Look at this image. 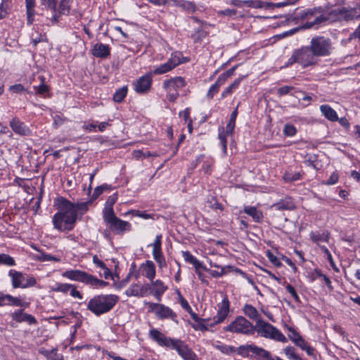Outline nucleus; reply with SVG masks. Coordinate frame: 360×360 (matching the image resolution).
<instances>
[{
  "label": "nucleus",
  "mask_w": 360,
  "mask_h": 360,
  "mask_svg": "<svg viewBox=\"0 0 360 360\" xmlns=\"http://www.w3.org/2000/svg\"><path fill=\"white\" fill-rule=\"evenodd\" d=\"M152 81V75L150 73L139 77L133 83L135 91L139 94H146L151 88Z\"/></svg>",
  "instance_id": "obj_14"
},
{
  "label": "nucleus",
  "mask_w": 360,
  "mask_h": 360,
  "mask_svg": "<svg viewBox=\"0 0 360 360\" xmlns=\"http://www.w3.org/2000/svg\"><path fill=\"white\" fill-rule=\"evenodd\" d=\"M110 228L115 231L117 233L122 234L124 231L131 229V224L128 221L121 220L120 219L115 218L110 224Z\"/></svg>",
  "instance_id": "obj_19"
},
{
  "label": "nucleus",
  "mask_w": 360,
  "mask_h": 360,
  "mask_svg": "<svg viewBox=\"0 0 360 360\" xmlns=\"http://www.w3.org/2000/svg\"><path fill=\"white\" fill-rule=\"evenodd\" d=\"M70 4L69 0H60L59 5V12L61 14H67L69 13Z\"/></svg>",
  "instance_id": "obj_45"
},
{
  "label": "nucleus",
  "mask_w": 360,
  "mask_h": 360,
  "mask_svg": "<svg viewBox=\"0 0 360 360\" xmlns=\"http://www.w3.org/2000/svg\"><path fill=\"white\" fill-rule=\"evenodd\" d=\"M152 282L153 290L151 294L158 300H161V297L165 292L167 290V286L165 285L161 280L150 281Z\"/></svg>",
  "instance_id": "obj_22"
},
{
  "label": "nucleus",
  "mask_w": 360,
  "mask_h": 360,
  "mask_svg": "<svg viewBox=\"0 0 360 360\" xmlns=\"http://www.w3.org/2000/svg\"><path fill=\"white\" fill-rule=\"evenodd\" d=\"M150 245L153 246V256L158 264L159 268L162 269L167 266L165 257L162 252V235H158L155 241Z\"/></svg>",
  "instance_id": "obj_13"
},
{
  "label": "nucleus",
  "mask_w": 360,
  "mask_h": 360,
  "mask_svg": "<svg viewBox=\"0 0 360 360\" xmlns=\"http://www.w3.org/2000/svg\"><path fill=\"white\" fill-rule=\"evenodd\" d=\"M318 63L309 46H302L296 49L292 52V56L288 59L286 66L292 65L294 63L300 64L302 68H305L309 66L315 65Z\"/></svg>",
  "instance_id": "obj_4"
},
{
  "label": "nucleus",
  "mask_w": 360,
  "mask_h": 360,
  "mask_svg": "<svg viewBox=\"0 0 360 360\" xmlns=\"http://www.w3.org/2000/svg\"><path fill=\"white\" fill-rule=\"evenodd\" d=\"M205 319L200 318L195 321L194 323H192V327L195 330L206 331L207 330V327L205 325Z\"/></svg>",
  "instance_id": "obj_43"
},
{
  "label": "nucleus",
  "mask_w": 360,
  "mask_h": 360,
  "mask_svg": "<svg viewBox=\"0 0 360 360\" xmlns=\"http://www.w3.org/2000/svg\"><path fill=\"white\" fill-rule=\"evenodd\" d=\"M91 52L96 58H105L110 54V48L108 45L97 43L93 46Z\"/></svg>",
  "instance_id": "obj_20"
},
{
  "label": "nucleus",
  "mask_w": 360,
  "mask_h": 360,
  "mask_svg": "<svg viewBox=\"0 0 360 360\" xmlns=\"http://www.w3.org/2000/svg\"><path fill=\"white\" fill-rule=\"evenodd\" d=\"M309 46L317 59L319 57L328 56L331 53V40L323 36L313 37Z\"/></svg>",
  "instance_id": "obj_7"
},
{
  "label": "nucleus",
  "mask_w": 360,
  "mask_h": 360,
  "mask_svg": "<svg viewBox=\"0 0 360 360\" xmlns=\"http://www.w3.org/2000/svg\"><path fill=\"white\" fill-rule=\"evenodd\" d=\"M297 347H300L302 350L306 351L308 355L314 356L315 349L310 347L302 337L297 339L294 342Z\"/></svg>",
  "instance_id": "obj_31"
},
{
  "label": "nucleus",
  "mask_w": 360,
  "mask_h": 360,
  "mask_svg": "<svg viewBox=\"0 0 360 360\" xmlns=\"http://www.w3.org/2000/svg\"><path fill=\"white\" fill-rule=\"evenodd\" d=\"M9 126L14 133L19 136H26L31 134L30 128L17 117L11 120Z\"/></svg>",
  "instance_id": "obj_17"
},
{
  "label": "nucleus",
  "mask_w": 360,
  "mask_h": 360,
  "mask_svg": "<svg viewBox=\"0 0 360 360\" xmlns=\"http://www.w3.org/2000/svg\"><path fill=\"white\" fill-rule=\"evenodd\" d=\"M116 295H98L91 298L87 304V309L96 316L110 311L118 302Z\"/></svg>",
  "instance_id": "obj_3"
},
{
  "label": "nucleus",
  "mask_w": 360,
  "mask_h": 360,
  "mask_svg": "<svg viewBox=\"0 0 360 360\" xmlns=\"http://www.w3.org/2000/svg\"><path fill=\"white\" fill-rule=\"evenodd\" d=\"M186 85V82L184 77H176L165 80L163 83V88L165 91H176L178 92L180 89H182Z\"/></svg>",
  "instance_id": "obj_18"
},
{
  "label": "nucleus",
  "mask_w": 360,
  "mask_h": 360,
  "mask_svg": "<svg viewBox=\"0 0 360 360\" xmlns=\"http://www.w3.org/2000/svg\"><path fill=\"white\" fill-rule=\"evenodd\" d=\"M254 331H256L260 336L269 338L281 342H287L285 336L276 327L263 321L258 320L254 326Z\"/></svg>",
  "instance_id": "obj_6"
},
{
  "label": "nucleus",
  "mask_w": 360,
  "mask_h": 360,
  "mask_svg": "<svg viewBox=\"0 0 360 360\" xmlns=\"http://www.w3.org/2000/svg\"><path fill=\"white\" fill-rule=\"evenodd\" d=\"M224 330L236 333L252 334L254 332V326L243 316H238Z\"/></svg>",
  "instance_id": "obj_10"
},
{
  "label": "nucleus",
  "mask_w": 360,
  "mask_h": 360,
  "mask_svg": "<svg viewBox=\"0 0 360 360\" xmlns=\"http://www.w3.org/2000/svg\"><path fill=\"white\" fill-rule=\"evenodd\" d=\"M62 276L70 280L81 282L94 288H103L108 285V282L78 269L66 271L62 274Z\"/></svg>",
  "instance_id": "obj_5"
},
{
  "label": "nucleus",
  "mask_w": 360,
  "mask_h": 360,
  "mask_svg": "<svg viewBox=\"0 0 360 360\" xmlns=\"http://www.w3.org/2000/svg\"><path fill=\"white\" fill-rule=\"evenodd\" d=\"M205 37L206 32L202 30H198L192 35L194 42H200Z\"/></svg>",
  "instance_id": "obj_54"
},
{
  "label": "nucleus",
  "mask_w": 360,
  "mask_h": 360,
  "mask_svg": "<svg viewBox=\"0 0 360 360\" xmlns=\"http://www.w3.org/2000/svg\"><path fill=\"white\" fill-rule=\"evenodd\" d=\"M12 319L17 322H27L30 325L36 324L37 323L36 319L30 315L23 312L22 309L15 311L11 314Z\"/></svg>",
  "instance_id": "obj_21"
},
{
  "label": "nucleus",
  "mask_w": 360,
  "mask_h": 360,
  "mask_svg": "<svg viewBox=\"0 0 360 360\" xmlns=\"http://www.w3.org/2000/svg\"><path fill=\"white\" fill-rule=\"evenodd\" d=\"M241 79V78L236 79L231 85L226 88V89L221 94V98H225L231 94L233 91L238 87Z\"/></svg>",
  "instance_id": "obj_36"
},
{
  "label": "nucleus",
  "mask_w": 360,
  "mask_h": 360,
  "mask_svg": "<svg viewBox=\"0 0 360 360\" xmlns=\"http://www.w3.org/2000/svg\"><path fill=\"white\" fill-rule=\"evenodd\" d=\"M297 129L292 124H287L284 126L283 134L288 136H293L295 135Z\"/></svg>",
  "instance_id": "obj_47"
},
{
  "label": "nucleus",
  "mask_w": 360,
  "mask_h": 360,
  "mask_svg": "<svg viewBox=\"0 0 360 360\" xmlns=\"http://www.w3.org/2000/svg\"><path fill=\"white\" fill-rule=\"evenodd\" d=\"M286 290L289 293H290L295 302H300V297L296 292L295 288L291 285L288 284L286 286Z\"/></svg>",
  "instance_id": "obj_59"
},
{
  "label": "nucleus",
  "mask_w": 360,
  "mask_h": 360,
  "mask_svg": "<svg viewBox=\"0 0 360 360\" xmlns=\"http://www.w3.org/2000/svg\"><path fill=\"white\" fill-rule=\"evenodd\" d=\"M295 1H292L291 0H286L285 1L279 2V3H276V4L265 1L264 5H265V8L269 9V8H271L274 7H276V8L283 7V6H288L290 4H295Z\"/></svg>",
  "instance_id": "obj_41"
},
{
  "label": "nucleus",
  "mask_w": 360,
  "mask_h": 360,
  "mask_svg": "<svg viewBox=\"0 0 360 360\" xmlns=\"http://www.w3.org/2000/svg\"><path fill=\"white\" fill-rule=\"evenodd\" d=\"M127 94V87L123 86L116 91L113 96V100L116 103H121Z\"/></svg>",
  "instance_id": "obj_37"
},
{
  "label": "nucleus",
  "mask_w": 360,
  "mask_h": 360,
  "mask_svg": "<svg viewBox=\"0 0 360 360\" xmlns=\"http://www.w3.org/2000/svg\"><path fill=\"white\" fill-rule=\"evenodd\" d=\"M320 110L322 115L328 120L331 122H335L338 120L337 112L330 105H322L320 106Z\"/></svg>",
  "instance_id": "obj_26"
},
{
  "label": "nucleus",
  "mask_w": 360,
  "mask_h": 360,
  "mask_svg": "<svg viewBox=\"0 0 360 360\" xmlns=\"http://www.w3.org/2000/svg\"><path fill=\"white\" fill-rule=\"evenodd\" d=\"M238 354L241 356H250L259 360H269L271 354L262 347L255 345H241L238 348Z\"/></svg>",
  "instance_id": "obj_11"
},
{
  "label": "nucleus",
  "mask_w": 360,
  "mask_h": 360,
  "mask_svg": "<svg viewBox=\"0 0 360 360\" xmlns=\"http://www.w3.org/2000/svg\"><path fill=\"white\" fill-rule=\"evenodd\" d=\"M125 294L128 297H143L142 285L133 284L126 291Z\"/></svg>",
  "instance_id": "obj_30"
},
{
  "label": "nucleus",
  "mask_w": 360,
  "mask_h": 360,
  "mask_svg": "<svg viewBox=\"0 0 360 360\" xmlns=\"http://www.w3.org/2000/svg\"><path fill=\"white\" fill-rule=\"evenodd\" d=\"M55 205L59 211L53 217L54 228L60 231L73 229L77 214L75 213L72 202L63 197H58L55 200Z\"/></svg>",
  "instance_id": "obj_1"
},
{
  "label": "nucleus",
  "mask_w": 360,
  "mask_h": 360,
  "mask_svg": "<svg viewBox=\"0 0 360 360\" xmlns=\"http://www.w3.org/2000/svg\"><path fill=\"white\" fill-rule=\"evenodd\" d=\"M7 299H8V304L16 307H22L24 305L22 300L18 297H15L9 295V297H8Z\"/></svg>",
  "instance_id": "obj_51"
},
{
  "label": "nucleus",
  "mask_w": 360,
  "mask_h": 360,
  "mask_svg": "<svg viewBox=\"0 0 360 360\" xmlns=\"http://www.w3.org/2000/svg\"><path fill=\"white\" fill-rule=\"evenodd\" d=\"M0 264L8 266H13L15 265V259L8 255L0 254Z\"/></svg>",
  "instance_id": "obj_40"
},
{
  "label": "nucleus",
  "mask_w": 360,
  "mask_h": 360,
  "mask_svg": "<svg viewBox=\"0 0 360 360\" xmlns=\"http://www.w3.org/2000/svg\"><path fill=\"white\" fill-rule=\"evenodd\" d=\"M338 13L341 17L347 20H351L354 18H359V10L357 9V5L353 8H343L339 10Z\"/></svg>",
  "instance_id": "obj_23"
},
{
  "label": "nucleus",
  "mask_w": 360,
  "mask_h": 360,
  "mask_svg": "<svg viewBox=\"0 0 360 360\" xmlns=\"http://www.w3.org/2000/svg\"><path fill=\"white\" fill-rule=\"evenodd\" d=\"M91 203V201L80 202V203H72L74 206L75 213L77 214V211L81 210L86 212L88 210V206Z\"/></svg>",
  "instance_id": "obj_48"
},
{
  "label": "nucleus",
  "mask_w": 360,
  "mask_h": 360,
  "mask_svg": "<svg viewBox=\"0 0 360 360\" xmlns=\"http://www.w3.org/2000/svg\"><path fill=\"white\" fill-rule=\"evenodd\" d=\"M222 79H217L214 84H212L207 91V97L209 99H212L213 96L219 91V89L224 83L221 82Z\"/></svg>",
  "instance_id": "obj_34"
},
{
  "label": "nucleus",
  "mask_w": 360,
  "mask_h": 360,
  "mask_svg": "<svg viewBox=\"0 0 360 360\" xmlns=\"http://www.w3.org/2000/svg\"><path fill=\"white\" fill-rule=\"evenodd\" d=\"M179 7L188 13H194L196 10V6L193 2L185 0H182Z\"/></svg>",
  "instance_id": "obj_39"
},
{
  "label": "nucleus",
  "mask_w": 360,
  "mask_h": 360,
  "mask_svg": "<svg viewBox=\"0 0 360 360\" xmlns=\"http://www.w3.org/2000/svg\"><path fill=\"white\" fill-rule=\"evenodd\" d=\"M39 79H40L41 83L37 87V91L39 94L42 95L45 93L48 92L49 88H48V86L44 84V77L41 76V77H39Z\"/></svg>",
  "instance_id": "obj_53"
},
{
  "label": "nucleus",
  "mask_w": 360,
  "mask_h": 360,
  "mask_svg": "<svg viewBox=\"0 0 360 360\" xmlns=\"http://www.w3.org/2000/svg\"><path fill=\"white\" fill-rule=\"evenodd\" d=\"M217 13L219 15H221V16H229V17H232V16H234L236 15L237 13V11L235 10V9H225V10H221V11H217Z\"/></svg>",
  "instance_id": "obj_58"
},
{
  "label": "nucleus",
  "mask_w": 360,
  "mask_h": 360,
  "mask_svg": "<svg viewBox=\"0 0 360 360\" xmlns=\"http://www.w3.org/2000/svg\"><path fill=\"white\" fill-rule=\"evenodd\" d=\"M56 349H52L51 350L41 349L39 350V352L43 354L44 356L49 358V359H54V356L56 355Z\"/></svg>",
  "instance_id": "obj_55"
},
{
  "label": "nucleus",
  "mask_w": 360,
  "mask_h": 360,
  "mask_svg": "<svg viewBox=\"0 0 360 360\" xmlns=\"http://www.w3.org/2000/svg\"><path fill=\"white\" fill-rule=\"evenodd\" d=\"M145 304L149 308V311L153 312L159 319H171L178 323L176 314L169 307L162 304L145 302Z\"/></svg>",
  "instance_id": "obj_8"
},
{
  "label": "nucleus",
  "mask_w": 360,
  "mask_h": 360,
  "mask_svg": "<svg viewBox=\"0 0 360 360\" xmlns=\"http://www.w3.org/2000/svg\"><path fill=\"white\" fill-rule=\"evenodd\" d=\"M216 348L226 354H231L235 353L236 351L238 352V348L236 349L233 346L226 345H217Z\"/></svg>",
  "instance_id": "obj_42"
},
{
  "label": "nucleus",
  "mask_w": 360,
  "mask_h": 360,
  "mask_svg": "<svg viewBox=\"0 0 360 360\" xmlns=\"http://www.w3.org/2000/svg\"><path fill=\"white\" fill-rule=\"evenodd\" d=\"M288 330L290 333L288 335L289 339L293 342H295L297 339L302 337L295 329L291 327L288 328Z\"/></svg>",
  "instance_id": "obj_60"
},
{
  "label": "nucleus",
  "mask_w": 360,
  "mask_h": 360,
  "mask_svg": "<svg viewBox=\"0 0 360 360\" xmlns=\"http://www.w3.org/2000/svg\"><path fill=\"white\" fill-rule=\"evenodd\" d=\"M210 203V207L215 209L223 210L224 207L221 204H220L214 197H212L211 199L208 201Z\"/></svg>",
  "instance_id": "obj_57"
},
{
  "label": "nucleus",
  "mask_w": 360,
  "mask_h": 360,
  "mask_svg": "<svg viewBox=\"0 0 360 360\" xmlns=\"http://www.w3.org/2000/svg\"><path fill=\"white\" fill-rule=\"evenodd\" d=\"M181 54L179 52L173 53L169 60L164 64H162L158 67H156L153 73L155 75H162L165 74L167 72L171 71L174 68L178 66L179 64L186 62L188 60L185 58L183 61L181 60Z\"/></svg>",
  "instance_id": "obj_12"
},
{
  "label": "nucleus",
  "mask_w": 360,
  "mask_h": 360,
  "mask_svg": "<svg viewBox=\"0 0 360 360\" xmlns=\"http://www.w3.org/2000/svg\"><path fill=\"white\" fill-rule=\"evenodd\" d=\"M229 301L226 296L224 297L222 302L218 304V311L217 315L213 318L214 323H211L210 326H212L215 324H219L222 323L226 318L228 316L229 313Z\"/></svg>",
  "instance_id": "obj_15"
},
{
  "label": "nucleus",
  "mask_w": 360,
  "mask_h": 360,
  "mask_svg": "<svg viewBox=\"0 0 360 360\" xmlns=\"http://www.w3.org/2000/svg\"><path fill=\"white\" fill-rule=\"evenodd\" d=\"M35 257L41 262H47V261H54V262H58L60 261V259L52 256L51 255L46 254L41 251H38V253L35 255Z\"/></svg>",
  "instance_id": "obj_38"
},
{
  "label": "nucleus",
  "mask_w": 360,
  "mask_h": 360,
  "mask_svg": "<svg viewBox=\"0 0 360 360\" xmlns=\"http://www.w3.org/2000/svg\"><path fill=\"white\" fill-rule=\"evenodd\" d=\"M27 21L28 25H32L34 22L35 15V0H25Z\"/></svg>",
  "instance_id": "obj_28"
},
{
  "label": "nucleus",
  "mask_w": 360,
  "mask_h": 360,
  "mask_svg": "<svg viewBox=\"0 0 360 360\" xmlns=\"http://www.w3.org/2000/svg\"><path fill=\"white\" fill-rule=\"evenodd\" d=\"M41 4L46 8L55 11L58 0H40Z\"/></svg>",
  "instance_id": "obj_49"
},
{
  "label": "nucleus",
  "mask_w": 360,
  "mask_h": 360,
  "mask_svg": "<svg viewBox=\"0 0 360 360\" xmlns=\"http://www.w3.org/2000/svg\"><path fill=\"white\" fill-rule=\"evenodd\" d=\"M237 66H234L231 68H230L229 70H228L227 71H226L225 72H224L222 75H221L218 79H222V82L224 84L225 82L226 81V79L230 77L231 75H233V72L235 71V70L236 69Z\"/></svg>",
  "instance_id": "obj_52"
},
{
  "label": "nucleus",
  "mask_w": 360,
  "mask_h": 360,
  "mask_svg": "<svg viewBox=\"0 0 360 360\" xmlns=\"http://www.w3.org/2000/svg\"><path fill=\"white\" fill-rule=\"evenodd\" d=\"M297 347H300L302 350L306 351L308 355L314 356L315 349L310 347L302 337L297 339L294 342Z\"/></svg>",
  "instance_id": "obj_32"
},
{
  "label": "nucleus",
  "mask_w": 360,
  "mask_h": 360,
  "mask_svg": "<svg viewBox=\"0 0 360 360\" xmlns=\"http://www.w3.org/2000/svg\"><path fill=\"white\" fill-rule=\"evenodd\" d=\"M103 213V219L108 224H110L111 221H112L115 218H117L114 212L113 207H105Z\"/></svg>",
  "instance_id": "obj_35"
},
{
  "label": "nucleus",
  "mask_w": 360,
  "mask_h": 360,
  "mask_svg": "<svg viewBox=\"0 0 360 360\" xmlns=\"http://www.w3.org/2000/svg\"><path fill=\"white\" fill-rule=\"evenodd\" d=\"M8 276L11 278L12 286L13 288H26L32 287L37 283L36 279L30 276H26L20 271L15 269H11L8 271Z\"/></svg>",
  "instance_id": "obj_9"
},
{
  "label": "nucleus",
  "mask_w": 360,
  "mask_h": 360,
  "mask_svg": "<svg viewBox=\"0 0 360 360\" xmlns=\"http://www.w3.org/2000/svg\"><path fill=\"white\" fill-rule=\"evenodd\" d=\"M272 207L277 210H292L295 208V203L290 197L281 199L279 202L274 204Z\"/></svg>",
  "instance_id": "obj_24"
},
{
  "label": "nucleus",
  "mask_w": 360,
  "mask_h": 360,
  "mask_svg": "<svg viewBox=\"0 0 360 360\" xmlns=\"http://www.w3.org/2000/svg\"><path fill=\"white\" fill-rule=\"evenodd\" d=\"M243 312L250 319L255 320L257 322L258 320H261L260 315L255 307L251 304H246L243 307Z\"/></svg>",
  "instance_id": "obj_29"
},
{
  "label": "nucleus",
  "mask_w": 360,
  "mask_h": 360,
  "mask_svg": "<svg viewBox=\"0 0 360 360\" xmlns=\"http://www.w3.org/2000/svg\"><path fill=\"white\" fill-rule=\"evenodd\" d=\"M294 87L292 86H283L277 89V94L278 96H283L288 94Z\"/></svg>",
  "instance_id": "obj_50"
},
{
  "label": "nucleus",
  "mask_w": 360,
  "mask_h": 360,
  "mask_svg": "<svg viewBox=\"0 0 360 360\" xmlns=\"http://www.w3.org/2000/svg\"><path fill=\"white\" fill-rule=\"evenodd\" d=\"M141 267L145 271V276L150 281H153L155 277V266L153 262L147 260L146 263L141 264Z\"/></svg>",
  "instance_id": "obj_27"
},
{
  "label": "nucleus",
  "mask_w": 360,
  "mask_h": 360,
  "mask_svg": "<svg viewBox=\"0 0 360 360\" xmlns=\"http://www.w3.org/2000/svg\"><path fill=\"white\" fill-rule=\"evenodd\" d=\"M182 255L186 262L190 263L194 266L198 278L202 282H205V276L199 269H202L203 270L207 271V268L204 266L202 264L196 257L192 255L190 252L184 251L182 252Z\"/></svg>",
  "instance_id": "obj_16"
},
{
  "label": "nucleus",
  "mask_w": 360,
  "mask_h": 360,
  "mask_svg": "<svg viewBox=\"0 0 360 360\" xmlns=\"http://www.w3.org/2000/svg\"><path fill=\"white\" fill-rule=\"evenodd\" d=\"M266 256L268 257V259H269V261L273 264H274L275 266H281V262L279 261L278 258L275 256L270 251H268L266 252Z\"/></svg>",
  "instance_id": "obj_56"
},
{
  "label": "nucleus",
  "mask_w": 360,
  "mask_h": 360,
  "mask_svg": "<svg viewBox=\"0 0 360 360\" xmlns=\"http://www.w3.org/2000/svg\"><path fill=\"white\" fill-rule=\"evenodd\" d=\"M244 212L251 217L255 222L260 223L263 221L264 215L262 212L255 207L245 206Z\"/></svg>",
  "instance_id": "obj_25"
},
{
  "label": "nucleus",
  "mask_w": 360,
  "mask_h": 360,
  "mask_svg": "<svg viewBox=\"0 0 360 360\" xmlns=\"http://www.w3.org/2000/svg\"><path fill=\"white\" fill-rule=\"evenodd\" d=\"M148 335L160 346L175 349L184 360H194V352L182 340L168 338L155 328L149 331Z\"/></svg>",
  "instance_id": "obj_2"
},
{
  "label": "nucleus",
  "mask_w": 360,
  "mask_h": 360,
  "mask_svg": "<svg viewBox=\"0 0 360 360\" xmlns=\"http://www.w3.org/2000/svg\"><path fill=\"white\" fill-rule=\"evenodd\" d=\"M329 235L330 233L328 231H323L322 233L311 232L310 236L314 243H319L320 242L328 243L329 240Z\"/></svg>",
  "instance_id": "obj_33"
},
{
  "label": "nucleus",
  "mask_w": 360,
  "mask_h": 360,
  "mask_svg": "<svg viewBox=\"0 0 360 360\" xmlns=\"http://www.w3.org/2000/svg\"><path fill=\"white\" fill-rule=\"evenodd\" d=\"M166 91L167 93V99L171 102H174L179 97V92H177L176 91Z\"/></svg>",
  "instance_id": "obj_64"
},
{
  "label": "nucleus",
  "mask_w": 360,
  "mask_h": 360,
  "mask_svg": "<svg viewBox=\"0 0 360 360\" xmlns=\"http://www.w3.org/2000/svg\"><path fill=\"white\" fill-rule=\"evenodd\" d=\"M265 1H256L253 0H245L243 1V4L247 5L248 7L254 8H265Z\"/></svg>",
  "instance_id": "obj_44"
},
{
  "label": "nucleus",
  "mask_w": 360,
  "mask_h": 360,
  "mask_svg": "<svg viewBox=\"0 0 360 360\" xmlns=\"http://www.w3.org/2000/svg\"><path fill=\"white\" fill-rule=\"evenodd\" d=\"M10 91H12L13 93L19 94L23 92L24 91H25V89L22 84H18L11 86Z\"/></svg>",
  "instance_id": "obj_62"
},
{
  "label": "nucleus",
  "mask_w": 360,
  "mask_h": 360,
  "mask_svg": "<svg viewBox=\"0 0 360 360\" xmlns=\"http://www.w3.org/2000/svg\"><path fill=\"white\" fill-rule=\"evenodd\" d=\"M66 120V118L64 117L63 115H56L53 117V124L55 127H58L62 125L65 121Z\"/></svg>",
  "instance_id": "obj_61"
},
{
  "label": "nucleus",
  "mask_w": 360,
  "mask_h": 360,
  "mask_svg": "<svg viewBox=\"0 0 360 360\" xmlns=\"http://www.w3.org/2000/svg\"><path fill=\"white\" fill-rule=\"evenodd\" d=\"M71 288H72L71 284L57 283L56 287L53 288V290L57 291V292H62L64 293H67L68 291H70Z\"/></svg>",
  "instance_id": "obj_46"
},
{
  "label": "nucleus",
  "mask_w": 360,
  "mask_h": 360,
  "mask_svg": "<svg viewBox=\"0 0 360 360\" xmlns=\"http://www.w3.org/2000/svg\"><path fill=\"white\" fill-rule=\"evenodd\" d=\"M326 20L325 18H323V17H316V19L312 21V22H307L306 23V25L304 26V28H310V27H312L314 25H316V24H319L320 22L324 21Z\"/></svg>",
  "instance_id": "obj_63"
}]
</instances>
